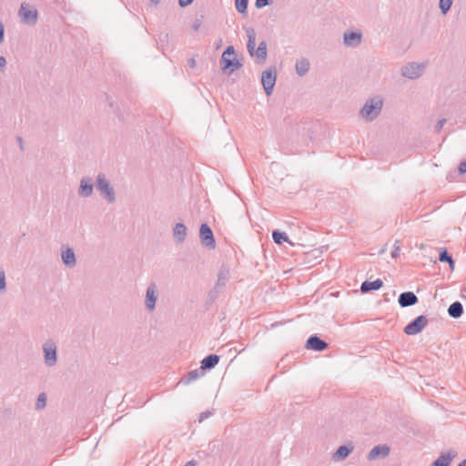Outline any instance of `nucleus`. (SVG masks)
I'll use <instances>...</instances> for the list:
<instances>
[{"label":"nucleus","mask_w":466,"mask_h":466,"mask_svg":"<svg viewBox=\"0 0 466 466\" xmlns=\"http://www.w3.org/2000/svg\"><path fill=\"white\" fill-rule=\"evenodd\" d=\"M247 36H248V44L247 48L251 56L256 57V62L258 64H263L267 59V43L262 41L259 43L257 49H255L256 46V32L252 27H244Z\"/></svg>","instance_id":"1"},{"label":"nucleus","mask_w":466,"mask_h":466,"mask_svg":"<svg viewBox=\"0 0 466 466\" xmlns=\"http://www.w3.org/2000/svg\"><path fill=\"white\" fill-rule=\"evenodd\" d=\"M383 106V99L380 96L369 98L360 111V116L368 122L376 119Z\"/></svg>","instance_id":"2"},{"label":"nucleus","mask_w":466,"mask_h":466,"mask_svg":"<svg viewBox=\"0 0 466 466\" xmlns=\"http://www.w3.org/2000/svg\"><path fill=\"white\" fill-rule=\"evenodd\" d=\"M96 187L99 191L101 197L108 203L116 202V193L110 182L106 179L105 174L99 173L96 179Z\"/></svg>","instance_id":"3"},{"label":"nucleus","mask_w":466,"mask_h":466,"mask_svg":"<svg viewBox=\"0 0 466 466\" xmlns=\"http://www.w3.org/2000/svg\"><path fill=\"white\" fill-rule=\"evenodd\" d=\"M222 70L227 71L231 68L230 72L238 69L242 64L237 59L234 46H228L221 56Z\"/></svg>","instance_id":"4"},{"label":"nucleus","mask_w":466,"mask_h":466,"mask_svg":"<svg viewBox=\"0 0 466 466\" xmlns=\"http://www.w3.org/2000/svg\"><path fill=\"white\" fill-rule=\"evenodd\" d=\"M44 362L48 367H54L57 362V347L52 340H46L43 346Z\"/></svg>","instance_id":"5"},{"label":"nucleus","mask_w":466,"mask_h":466,"mask_svg":"<svg viewBox=\"0 0 466 466\" xmlns=\"http://www.w3.org/2000/svg\"><path fill=\"white\" fill-rule=\"evenodd\" d=\"M277 72L274 67L262 72L261 83L267 96H270L276 84Z\"/></svg>","instance_id":"6"},{"label":"nucleus","mask_w":466,"mask_h":466,"mask_svg":"<svg viewBox=\"0 0 466 466\" xmlns=\"http://www.w3.org/2000/svg\"><path fill=\"white\" fill-rule=\"evenodd\" d=\"M428 322V319L425 316L420 315L404 328V333L410 336L417 335L423 330Z\"/></svg>","instance_id":"7"},{"label":"nucleus","mask_w":466,"mask_h":466,"mask_svg":"<svg viewBox=\"0 0 466 466\" xmlns=\"http://www.w3.org/2000/svg\"><path fill=\"white\" fill-rule=\"evenodd\" d=\"M199 238L203 246L209 249L216 248V241L213 232L208 224H202L199 228Z\"/></svg>","instance_id":"8"},{"label":"nucleus","mask_w":466,"mask_h":466,"mask_svg":"<svg viewBox=\"0 0 466 466\" xmlns=\"http://www.w3.org/2000/svg\"><path fill=\"white\" fill-rule=\"evenodd\" d=\"M424 66L416 63H408L401 67V76L408 79H416L422 75Z\"/></svg>","instance_id":"9"},{"label":"nucleus","mask_w":466,"mask_h":466,"mask_svg":"<svg viewBox=\"0 0 466 466\" xmlns=\"http://www.w3.org/2000/svg\"><path fill=\"white\" fill-rule=\"evenodd\" d=\"M21 21L27 25H35L37 21V11L26 4H22L18 11Z\"/></svg>","instance_id":"10"},{"label":"nucleus","mask_w":466,"mask_h":466,"mask_svg":"<svg viewBox=\"0 0 466 466\" xmlns=\"http://www.w3.org/2000/svg\"><path fill=\"white\" fill-rule=\"evenodd\" d=\"M157 299V288L155 283H151L146 292L145 306L148 311H153L156 308Z\"/></svg>","instance_id":"11"},{"label":"nucleus","mask_w":466,"mask_h":466,"mask_svg":"<svg viewBox=\"0 0 466 466\" xmlns=\"http://www.w3.org/2000/svg\"><path fill=\"white\" fill-rule=\"evenodd\" d=\"M94 191L93 179L90 177H83L80 180L78 187V195L81 198H89Z\"/></svg>","instance_id":"12"},{"label":"nucleus","mask_w":466,"mask_h":466,"mask_svg":"<svg viewBox=\"0 0 466 466\" xmlns=\"http://www.w3.org/2000/svg\"><path fill=\"white\" fill-rule=\"evenodd\" d=\"M362 34L358 31L345 32L343 35V43L348 47H357L360 45Z\"/></svg>","instance_id":"13"},{"label":"nucleus","mask_w":466,"mask_h":466,"mask_svg":"<svg viewBox=\"0 0 466 466\" xmlns=\"http://www.w3.org/2000/svg\"><path fill=\"white\" fill-rule=\"evenodd\" d=\"M306 349L315 351H323L328 348V343L317 335L310 336L305 345Z\"/></svg>","instance_id":"14"},{"label":"nucleus","mask_w":466,"mask_h":466,"mask_svg":"<svg viewBox=\"0 0 466 466\" xmlns=\"http://www.w3.org/2000/svg\"><path fill=\"white\" fill-rule=\"evenodd\" d=\"M418 297L411 291H405L400 293L398 299L399 305L401 308H407L418 303Z\"/></svg>","instance_id":"15"},{"label":"nucleus","mask_w":466,"mask_h":466,"mask_svg":"<svg viewBox=\"0 0 466 466\" xmlns=\"http://www.w3.org/2000/svg\"><path fill=\"white\" fill-rule=\"evenodd\" d=\"M390 454V448L387 445H377L373 447L369 454L368 460L374 461L378 458H386Z\"/></svg>","instance_id":"16"},{"label":"nucleus","mask_w":466,"mask_h":466,"mask_svg":"<svg viewBox=\"0 0 466 466\" xmlns=\"http://www.w3.org/2000/svg\"><path fill=\"white\" fill-rule=\"evenodd\" d=\"M62 261L64 265L68 268H73L76 265V258L75 252L72 248H66L62 250Z\"/></svg>","instance_id":"17"},{"label":"nucleus","mask_w":466,"mask_h":466,"mask_svg":"<svg viewBox=\"0 0 466 466\" xmlns=\"http://www.w3.org/2000/svg\"><path fill=\"white\" fill-rule=\"evenodd\" d=\"M456 452L452 451H449L447 452H442L432 463L431 466H450L451 461L455 458Z\"/></svg>","instance_id":"18"},{"label":"nucleus","mask_w":466,"mask_h":466,"mask_svg":"<svg viewBox=\"0 0 466 466\" xmlns=\"http://www.w3.org/2000/svg\"><path fill=\"white\" fill-rule=\"evenodd\" d=\"M173 237L175 242L180 244L185 241L187 237V227L184 223H177L173 228Z\"/></svg>","instance_id":"19"},{"label":"nucleus","mask_w":466,"mask_h":466,"mask_svg":"<svg viewBox=\"0 0 466 466\" xmlns=\"http://www.w3.org/2000/svg\"><path fill=\"white\" fill-rule=\"evenodd\" d=\"M383 286V282L380 279H377L374 281H364L361 283L360 291L362 293H368L373 290H378Z\"/></svg>","instance_id":"20"},{"label":"nucleus","mask_w":466,"mask_h":466,"mask_svg":"<svg viewBox=\"0 0 466 466\" xmlns=\"http://www.w3.org/2000/svg\"><path fill=\"white\" fill-rule=\"evenodd\" d=\"M219 361V357L216 354H210L205 357L201 361V370H211L213 369Z\"/></svg>","instance_id":"21"},{"label":"nucleus","mask_w":466,"mask_h":466,"mask_svg":"<svg viewBox=\"0 0 466 466\" xmlns=\"http://www.w3.org/2000/svg\"><path fill=\"white\" fill-rule=\"evenodd\" d=\"M205 371L201 370V367L199 369L189 371L187 376L181 379L180 382L187 385L190 382L199 379L200 377L204 376Z\"/></svg>","instance_id":"22"},{"label":"nucleus","mask_w":466,"mask_h":466,"mask_svg":"<svg viewBox=\"0 0 466 466\" xmlns=\"http://www.w3.org/2000/svg\"><path fill=\"white\" fill-rule=\"evenodd\" d=\"M309 66H310V64H309V59L304 58V57L300 58L299 60H298L296 62V65H295L296 73L299 76H303L309 72Z\"/></svg>","instance_id":"23"},{"label":"nucleus","mask_w":466,"mask_h":466,"mask_svg":"<svg viewBox=\"0 0 466 466\" xmlns=\"http://www.w3.org/2000/svg\"><path fill=\"white\" fill-rule=\"evenodd\" d=\"M463 313V306L460 301L451 303L448 308V314L453 319L460 318Z\"/></svg>","instance_id":"24"},{"label":"nucleus","mask_w":466,"mask_h":466,"mask_svg":"<svg viewBox=\"0 0 466 466\" xmlns=\"http://www.w3.org/2000/svg\"><path fill=\"white\" fill-rule=\"evenodd\" d=\"M352 450L353 447H348L346 445L339 446L333 455L334 461H342L346 459L352 451Z\"/></svg>","instance_id":"25"},{"label":"nucleus","mask_w":466,"mask_h":466,"mask_svg":"<svg viewBox=\"0 0 466 466\" xmlns=\"http://www.w3.org/2000/svg\"><path fill=\"white\" fill-rule=\"evenodd\" d=\"M272 238L276 244H282V242H288L290 246H294V243L289 239L285 232L274 230L272 232Z\"/></svg>","instance_id":"26"},{"label":"nucleus","mask_w":466,"mask_h":466,"mask_svg":"<svg viewBox=\"0 0 466 466\" xmlns=\"http://www.w3.org/2000/svg\"><path fill=\"white\" fill-rule=\"evenodd\" d=\"M439 260L441 262H447L449 263V266H450V268L451 270L454 269V260L452 258V257L449 254V252L447 251L446 248H441V251H440V254H439Z\"/></svg>","instance_id":"27"},{"label":"nucleus","mask_w":466,"mask_h":466,"mask_svg":"<svg viewBox=\"0 0 466 466\" xmlns=\"http://www.w3.org/2000/svg\"><path fill=\"white\" fill-rule=\"evenodd\" d=\"M248 0H235V6L238 13L247 14Z\"/></svg>","instance_id":"28"},{"label":"nucleus","mask_w":466,"mask_h":466,"mask_svg":"<svg viewBox=\"0 0 466 466\" xmlns=\"http://www.w3.org/2000/svg\"><path fill=\"white\" fill-rule=\"evenodd\" d=\"M46 406V393H40L37 397L35 409L37 410H43Z\"/></svg>","instance_id":"29"},{"label":"nucleus","mask_w":466,"mask_h":466,"mask_svg":"<svg viewBox=\"0 0 466 466\" xmlns=\"http://www.w3.org/2000/svg\"><path fill=\"white\" fill-rule=\"evenodd\" d=\"M453 0H440V9L443 15H446L451 9Z\"/></svg>","instance_id":"30"},{"label":"nucleus","mask_w":466,"mask_h":466,"mask_svg":"<svg viewBox=\"0 0 466 466\" xmlns=\"http://www.w3.org/2000/svg\"><path fill=\"white\" fill-rule=\"evenodd\" d=\"M228 270H220L218 276L217 286H224L228 281Z\"/></svg>","instance_id":"31"},{"label":"nucleus","mask_w":466,"mask_h":466,"mask_svg":"<svg viewBox=\"0 0 466 466\" xmlns=\"http://www.w3.org/2000/svg\"><path fill=\"white\" fill-rule=\"evenodd\" d=\"M273 0H256L255 6L258 9H261L268 5H271Z\"/></svg>","instance_id":"32"},{"label":"nucleus","mask_w":466,"mask_h":466,"mask_svg":"<svg viewBox=\"0 0 466 466\" xmlns=\"http://www.w3.org/2000/svg\"><path fill=\"white\" fill-rule=\"evenodd\" d=\"M6 289L5 275L3 270H0V291H5Z\"/></svg>","instance_id":"33"},{"label":"nucleus","mask_w":466,"mask_h":466,"mask_svg":"<svg viewBox=\"0 0 466 466\" xmlns=\"http://www.w3.org/2000/svg\"><path fill=\"white\" fill-rule=\"evenodd\" d=\"M398 244L399 240H396L394 244V250L390 254L392 258H397L399 257L400 246Z\"/></svg>","instance_id":"34"},{"label":"nucleus","mask_w":466,"mask_h":466,"mask_svg":"<svg viewBox=\"0 0 466 466\" xmlns=\"http://www.w3.org/2000/svg\"><path fill=\"white\" fill-rule=\"evenodd\" d=\"M446 123V119L445 118H442V119H440L437 124H436V127H435V129L436 131L439 133L441 132V130L442 129L444 124Z\"/></svg>","instance_id":"35"},{"label":"nucleus","mask_w":466,"mask_h":466,"mask_svg":"<svg viewBox=\"0 0 466 466\" xmlns=\"http://www.w3.org/2000/svg\"><path fill=\"white\" fill-rule=\"evenodd\" d=\"M201 24H202V22H201V20H200V19H196V20L194 21V23L192 24V29H193L195 32H197V31L200 28Z\"/></svg>","instance_id":"36"},{"label":"nucleus","mask_w":466,"mask_h":466,"mask_svg":"<svg viewBox=\"0 0 466 466\" xmlns=\"http://www.w3.org/2000/svg\"><path fill=\"white\" fill-rule=\"evenodd\" d=\"M459 173L464 174L466 173V160L461 161L458 167Z\"/></svg>","instance_id":"37"},{"label":"nucleus","mask_w":466,"mask_h":466,"mask_svg":"<svg viewBox=\"0 0 466 466\" xmlns=\"http://www.w3.org/2000/svg\"><path fill=\"white\" fill-rule=\"evenodd\" d=\"M210 415H211V412H209V411L202 412V413L199 415L198 421H199V422H202L204 420H206L207 418H208Z\"/></svg>","instance_id":"38"},{"label":"nucleus","mask_w":466,"mask_h":466,"mask_svg":"<svg viewBox=\"0 0 466 466\" xmlns=\"http://www.w3.org/2000/svg\"><path fill=\"white\" fill-rule=\"evenodd\" d=\"M194 0H178V4L181 7H185L190 5Z\"/></svg>","instance_id":"39"},{"label":"nucleus","mask_w":466,"mask_h":466,"mask_svg":"<svg viewBox=\"0 0 466 466\" xmlns=\"http://www.w3.org/2000/svg\"><path fill=\"white\" fill-rule=\"evenodd\" d=\"M5 35V27L4 25L0 22V44L4 41Z\"/></svg>","instance_id":"40"},{"label":"nucleus","mask_w":466,"mask_h":466,"mask_svg":"<svg viewBox=\"0 0 466 466\" xmlns=\"http://www.w3.org/2000/svg\"><path fill=\"white\" fill-rule=\"evenodd\" d=\"M6 65V60L4 56H0V70L4 71Z\"/></svg>","instance_id":"41"},{"label":"nucleus","mask_w":466,"mask_h":466,"mask_svg":"<svg viewBox=\"0 0 466 466\" xmlns=\"http://www.w3.org/2000/svg\"><path fill=\"white\" fill-rule=\"evenodd\" d=\"M16 141H17V144H18V146H19L20 150H21V151H24V150H25V148H24V142H23V138H22V137H16Z\"/></svg>","instance_id":"42"},{"label":"nucleus","mask_w":466,"mask_h":466,"mask_svg":"<svg viewBox=\"0 0 466 466\" xmlns=\"http://www.w3.org/2000/svg\"><path fill=\"white\" fill-rule=\"evenodd\" d=\"M188 65L190 67H194L196 66V61L194 58L188 59Z\"/></svg>","instance_id":"43"},{"label":"nucleus","mask_w":466,"mask_h":466,"mask_svg":"<svg viewBox=\"0 0 466 466\" xmlns=\"http://www.w3.org/2000/svg\"><path fill=\"white\" fill-rule=\"evenodd\" d=\"M197 464L196 461L194 460H191L189 461H187L185 466H195Z\"/></svg>","instance_id":"44"},{"label":"nucleus","mask_w":466,"mask_h":466,"mask_svg":"<svg viewBox=\"0 0 466 466\" xmlns=\"http://www.w3.org/2000/svg\"><path fill=\"white\" fill-rule=\"evenodd\" d=\"M150 3L154 5H157L159 3V0H150Z\"/></svg>","instance_id":"45"},{"label":"nucleus","mask_w":466,"mask_h":466,"mask_svg":"<svg viewBox=\"0 0 466 466\" xmlns=\"http://www.w3.org/2000/svg\"><path fill=\"white\" fill-rule=\"evenodd\" d=\"M458 466H466V459H464Z\"/></svg>","instance_id":"46"},{"label":"nucleus","mask_w":466,"mask_h":466,"mask_svg":"<svg viewBox=\"0 0 466 466\" xmlns=\"http://www.w3.org/2000/svg\"><path fill=\"white\" fill-rule=\"evenodd\" d=\"M385 252V248H382L380 253H384Z\"/></svg>","instance_id":"47"}]
</instances>
